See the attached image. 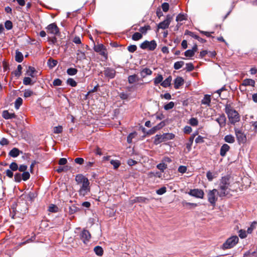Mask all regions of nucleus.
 I'll list each match as a JSON object with an SVG mask.
<instances>
[{
    "instance_id": "obj_56",
    "label": "nucleus",
    "mask_w": 257,
    "mask_h": 257,
    "mask_svg": "<svg viewBox=\"0 0 257 257\" xmlns=\"http://www.w3.org/2000/svg\"><path fill=\"white\" fill-rule=\"evenodd\" d=\"M137 49V47L135 45H131L127 47L128 51L131 53H134Z\"/></svg>"
},
{
    "instance_id": "obj_24",
    "label": "nucleus",
    "mask_w": 257,
    "mask_h": 257,
    "mask_svg": "<svg viewBox=\"0 0 257 257\" xmlns=\"http://www.w3.org/2000/svg\"><path fill=\"white\" fill-rule=\"evenodd\" d=\"M23 59L24 56L23 54L17 50L16 52L15 60L19 63H21L23 61Z\"/></svg>"
},
{
    "instance_id": "obj_33",
    "label": "nucleus",
    "mask_w": 257,
    "mask_h": 257,
    "mask_svg": "<svg viewBox=\"0 0 257 257\" xmlns=\"http://www.w3.org/2000/svg\"><path fill=\"white\" fill-rule=\"evenodd\" d=\"M143 37V35L141 33L139 32H136L132 35V40L134 41H138L141 39Z\"/></svg>"
},
{
    "instance_id": "obj_37",
    "label": "nucleus",
    "mask_w": 257,
    "mask_h": 257,
    "mask_svg": "<svg viewBox=\"0 0 257 257\" xmlns=\"http://www.w3.org/2000/svg\"><path fill=\"white\" fill-rule=\"evenodd\" d=\"M157 168L160 170L162 173H163L164 170L167 168V165L164 163H161L157 165Z\"/></svg>"
},
{
    "instance_id": "obj_3",
    "label": "nucleus",
    "mask_w": 257,
    "mask_h": 257,
    "mask_svg": "<svg viewBox=\"0 0 257 257\" xmlns=\"http://www.w3.org/2000/svg\"><path fill=\"white\" fill-rule=\"evenodd\" d=\"M175 138V135L172 133H164L163 135H156L154 137V144L158 145L162 142L172 140Z\"/></svg>"
},
{
    "instance_id": "obj_46",
    "label": "nucleus",
    "mask_w": 257,
    "mask_h": 257,
    "mask_svg": "<svg viewBox=\"0 0 257 257\" xmlns=\"http://www.w3.org/2000/svg\"><path fill=\"white\" fill-rule=\"evenodd\" d=\"M137 136V133L136 132L132 133L128 135L127 137V142L128 143L130 144L132 142V139Z\"/></svg>"
},
{
    "instance_id": "obj_16",
    "label": "nucleus",
    "mask_w": 257,
    "mask_h": 257,
    "mask_svg": "<svg viewBox=\"0 0 257 257\" xmlns=\"http://www.w3.org/2000/svg\"><path fill=\"white\" fill-rule=\"evenodd\" d=\"M75 181L77 184H82L83 182L89 181L88 179L82 174H78L75 177Z\"/></svg>"
},
{
    "instance_id": "obj_12",
    "label": "nucleus",
    "mask_w": 257,
    "mask_h": 257,
    "mask_svg": "<svg viewBox=\"0 0 257 257\" xmlns=\"http://www.w3.org/2000/svg\"><path fill=\"white\" fill-rule=\"evenodd\" d=\"M171 19V17L170 15H167L166 19L158 25V30L159 29L164 30L167 29L170 24Z\"/></svg>"
},
{
    "instance_id": "obj_26",
    "label": "nucleus",
    "mask_w": 257,
    "mask_h": 257,
    "mask_svg": "<svg viewBox=\"0 0 257 257\" xmlns=\"http://www.w3.org/2000/svg\"><path fill=\"white\" fill-rule=\"evenodd\" d=\"M224 141L226 143L232 144L235 142L234 137L231 135H227L224 137Z\"/></svg>"
},
{
    "instance_id": "obj_23",
    "label": "nucleus",
    "mask_w": 257,
    "mask_h": 257,
    "mask_svg": "<svg viewBox=\"0 0 257 257\" xmlns=\"http://www.w3.org/2000/svg\"><path fill=\"white\" fill-rule=\"evenodd\" d=\"M255 81L254 80L251 79H245L242 83V85L244 86H254Z\"/></svg>"
},
{
    "instance_id": "obj_48",
    "label": "nucleus",
    "mask_w": 257,
    "mask_h": 257,
    "mask_svg": "<svg viewBox=\"0 0 257 257\" xmlns=\"http://www.w3.org/2000/svg\"><path fill=\"white\" fill-rule=\"evenodd\" d=\"M22 174L19 173H17L14 175V180L16 182H20L22 181Z\"/></svg>"
},
{
    "instance_id": "obj_36",
    "label": "nucleus",
    "mask_w": 257,
    "mask_h": 257,
    "mask_svg": "<svg viewBox=\"0 0 257 257\" xmlns=\"http://www.w3.org/2000/svg\"><path fill=\"white\" fill-rule=\"evenodd\" d=\"M23 99L21 97H18L15 102V107L16 109H18L22 104Z\"/></svg>"
},
{
    "instance_id": "obj_57",
    "label": "nucleus",
    "mask_w": 257,
    "mask_h": 257,
    "mask_svg": "<svg viewBox=\"0 0 257 257\" xmlns=\"http://www.w3.org/2000/svg\"><path fill=\"white\" fill-rule=\"evenodd\" d=\"M166 192V188L165 187H161L156 191V193L158 195H163Z\"/></svg>"
},
{
    "instance_id": "obj_58",
    "label": "nucleus",
    "mask_w": 257,
    "mask_h": 257,
    "mask_svg": "<svg viewBox=\"0 0 257 257\" xmlns=\"http://www.w3.org/2000/svg\"><path fill=\"white\" fill-rule=\"evenodd\" d=\"M187 167L185 166H180L179 167L178 171L179 173L183 174L186 172L187 171Z\"/></svg>"
},
{
    "instance_id": "obj_52",
    "label": "nucleus",
    "mask_w": 257,
    "mask_h": 257,
    "mask_svg": "<svg viewBox=\"0 0 257 257\" xmlns=\"http://www.w3.org/2000/svg\"><path fill=\"white\" fill-rule=\"evenodd\" d=\"M63 131V127L61 125H58L54 127L53 132L55 134H60Z\"/></svg>"
},
{
    "instance_id": "obj_19",
    "label": "nucleus",
    "mask_w": 257,
    "mask_h": 257,
    "mask_svg": "<svg viewBox=\"0 0 257 257\" xmlns=\"http://www.w3.org/2000/svg\"><path fill=\"white\" fill-rule=\"evenodd\" d=\"M230 147L226 144H223L220 148V155L222 157H225L226 155V153L229 151Z\"/></svg>"
},
{
    "instance_id": "obj_22",
    "label": "nucleus",
    "mask_w": 257,
    "mask_h": 257,
    "mask_svg": "<svg viewBox=\"0 0 257 257\" xmlns=\"http://www.w3.org/2000/svg\"><path fill=\"white\" fill-rule=\"evenodd\" d=\"M152 73L153 72L150 69L145 68L141 71L140 74L142 78H145L148 75H152Z\"/></svg>"
},
{
    "instance_id": "obj_29",
    "label": "nucleus",
    "mask_w": 257,
    "mask_h": 257,
    "mask_svg": "<svg viewBox=\"0 0 257 257\" xmlns=\"http://www.w3.org/2000/svg\"><path fill=\"white\" fill-rule=\"evenodd\" d=\"M94 251L98 256H101L103 253V250L100 246H96L94 248Z\"/></svg>"
},
{
    "instance_id": "obj_63",
    "label": "nucleus",
    "mask_w": 257,
    "mask_h": 257,
    "mask_svg": "<svg viewBox=\"0 0 257 257\" xmlns=\"http://www.w3.org/2000/svg\"><path fill=\"white\" fill-rule=\"evenodd\" d=\"M61 84H62V81L60 79H58V78L55 79L53 82V85L55 86H60L61 85Z\"/></svg>"
},
{
    "instance_id": "obj_8",
    "label": "nucleus",
    "mask_w": 257,
    "mask_h": 257,
    "mask_svg": "<svg viewBox=\"0 0 257 257\" xmlns=\"http://www.w3.org/2000/svg\"><path fill=\"white\" fill-rule=\"evenodd\" d=\"M234 132L238 143L239 145L244 144L246 142V137L240 130L235 128Z\"/></svg>"
},
{
    "instance_id": "obj_14",
    "label": "nucleus",
    "mask_w": 257,
    "mask_h": 257,
    "mask_svg": "<svg viewBox=\"0 0 257 257\" xmlns=\"http://www.w3.org/2000/svg\"><path fill=\"white\" fill-rule=\"evenodd\" d=\"M115 70L111 68L107 67L104 70V74L105 77L109 79L113 78L115 76Z\"/></svg>"
},
{
    "instance_id": "obj_43",
    "label": "nucleus",
    "mask_w": 257,
    "mask_h": 257,
    "mask_svg": "<svg viewBox=\"0 0 257 257\" xmlns=\"http://www.w3.org/2000/svg\"><path fill=\"white\" fill-rule=\"evenodd\" d=\"M77 71H78L76 69L73 68H70L67 70V74L69 75H71V76L75 75L77 73Z\"/></svg>"
},
{
    "instance_id": "obj_44",
    "label": "nucleus",
    "mask_w": 257,
    "mask_h": 257,
    "mask_svg": "<svg viewBox=\"0 0 257 257\" xmlns=\"http://www.w3.org/2000/svg\"><path fill=\"white\" fill-rule=\"evenodd\" d=\"M67 84L72 87H75L77 85L76 82L73 78H68L67 80Z\"/></svg>"
},
{
    "instance_id": "obj_6",
    "label": "nucleus",
    "mask_w": 257,
    "mask_h": 257,
    "mask_svg": "<svg viewBox=\"0 0 257 257\" xmlns=\"http://www.w3.org/2000/svg\"><path fill=\"white\" fill-rule=\"evenodd\" d=\"M157 46V44L154 40L151 41L146 40L140 45V48L141 49L144 50L148 49L150 51H154L156 48Z\"/></svg>"
},
{
    "instance_id": "obj_10",
    "label": "nucleus",
    "mask_w": 257,
    "mask_h": 257,
    "mask_svg": "<svg viewBox=\"0 0 257 257\" xmlns=\"http://www.w3.org/2000/svg\"><path fill=\"white\" fill-rule=\"evenodd\" d=\"M188 194L191 196L200 199H203L204 196V191L200 189H191Z\"/></svg>"
},
{
    "instance_id": "obj_5",
    "label": "nucleus",
    "mask_w": 257,
    "mask_h": 257,
    "mask_svg": "<svg viewBox=\"0 0 257 257\" xmlns=\"http://www.w3.org/2000/svg\"><path fill=\"white\" fill-rule=\"evenodd\" d=\"M238 241L237 236H232L228 238L222 244V248L223 249H229L234 247Z\"/></svg>"
},
{
    "instance_id": "obj_21",
    "label": "nucleus",
    "mask_w": 257,
    "mask_h": 257,
    "mask_svg": "<svg viewBox=\"0 0 257 257\" xmlns=\"http://www.w3.org/2000/svg\"><path fill=\"white\" fill-rule=\"evenodd\" d=\"M211 100V95L205 94L204 95L203 98L201 100V102L202 104L205 105L207 106H210Z\"/></svg>"
},
{
    "instance_id": "obj_31",
    "label": "nucleus",
    "mask_w": 257,
    "mask_h": 257,
    "mask_svg": "<svg viewBox=\"0 0 257 257\" xmlns=\"http://www.w3.org/2000/svg\"><path fill=\"white\" fill-rule=\"evenodd\" d=\"M48 210L51 212L56 213L58 212L59 208L56 205L52 204L49 206Z\"/></svg>"
},
{
    "instance_id": "obj_40",
    "label": "nucleus",
    "mask_w": 257,
    "mask_h": 257,
    "mask_svg": "<svg viewBox=\"0 0 257 257\" xmlns=\"http://www.w3.org/2000/svg\"><path fill=\"white\" fill-rule=\"evenodd\" d=\"M184 64V62L183 61H177L174 63V68L176 70H178L180 69Z\"/></svg>"
},
{
    "instance_id": "obj_28",
    "label": "nucleus",
    "mask_w": 257,
    "mask_h": 257,
    "mask_svg": "<svg viewBox=\"0 0 257 257\" xmlns=\"http://www.w3.org/2000/svg\"><path fill=\"white\" fill-rule=\"evenodd\" d=\"M171 80L172 78L171 76H169L165 79L163 81H162L161 85L164 87H167L170 85Z\"/></svg>"
},
{
    "instance_id": "obj_27",
    "label": "nucleus",
    "mask_w": 257,
    "mask_h": 257,
    "mask_svg": "<svg viewBox=\"0 0 257 257\" xmlns=\"http://www.w3.org/2000/svg\"><path fill=\"white\" fill-rule=\"evenodd\" d=\"M188 34L190 36H191L192 38H194V39L197 40L198 41H199L200 42H201L202 43H205L206 42V40L205 39L199 37L198 36H197V35L195 34L193 32H189Z\"/></svg>"
},
{
    "instance_id": "obj_42",
    "label": "nucleus",
    "mask_w": 257,
    "mask_h": 257,
    "mask_svg": "<svg viewBox=\"0 0 257 257\" xmlns=\"http://www.w3.org/2000/svg\"><path fill=\"white\" fill-rule=\"evenodd\" d=\"M22 67L21 65H18V67H17V69L16 70H15L14 72L15 75L18 77H19L21 74H22Z\"/></svg>"
},
{
    "instance_id": "obj_50",
    "label": "nucleus",
    "mask_w": 257,
    "mask_h": 257,
    "mask_svg": "<svg viewBox=\"0 0 257 257\" xmlns=\"http://www.w3.org/2000/svg\"><path fill=\"white\" fill-rule=\"evenodd\" d=\"M136 201H138V202L147 203L149 201V199L146 197L140 196L136 197Z\"/></svg>"
},
{
    "instance_id": "obj_55",
    "label": "nucleus",
    "mask_w": 257,
    "mask_h": 257,
    "mask_svg": "<svg viewBox=\"0 0 257 257\" xmlns=\"http://www.w3.org/2000/svg\"><path fill=\"white\" fill-rule=\"evenodd\" d=\"M32 95V90L31 89H25L24 93V96L25 98L30 97Z\"/></svg>"
},
{
    "instance_id": "obj_4",
    "label": "nucleus",
    "mask_w": 257,
    "mask_h": 257,
    "mask_svg": "<svg viewBox=\"0 0 257 257\" xmlns=\"http://www.w3.org/2000/svg\"><path fill=\"white\" fill-rule=\"evenodd\" d=\"M219 193L218 192L217 190L216 189H213L212 190H209L207 191V196L208 201L209 202L210 205L214 207L217 201L218 197L217 195H219Z\"/></svg>"
},
{
    "instance_id": "obj_59",
    "label": "nucleus",
    "mask_w": 257,
    "mask_h": 257,
    "mask_svg": "<svg viewBox=\"0 0 257 257\" xmlns=\"http://www.w3.org/2000/svg\"><path fill=\"white\" fill-rule=\"evenodd\" d=\"M162 8L164 12H167L169 9V5L168 3H164L162 5Z\"/></svg>"
},
{
    "instance_id": "obj_47",
    "label": "nucleus",
    "mask_w": 257,
    "mask_h": 257,
    "mask_svg": "<svg viewBox=\"0 0 257 257\" xmlns=\"http://www.w3.org/2000/svg\"><path fill=\"white\" fill-rule=\"evenodd\" d=\"M174 103L173 101H171L167 104L165 105L164 108L165 110H168L173 108L174 106Z\"/></svg>"
},
{
    "instance_id": "obj_51",
    "label": "nucleus",
    "mask_w": 257,
    "mask_h": 257,
    "mask_svg": "<svg viewBox=\"0 0 257 257\" xmlns=\"http://www.w3.org/2000/svg\"><path fill=\"white\" fill-rule=\"evenodd\" d=\"M10 169L13 171H16L18 169V165L16 162H12L10 165Z\"/></svg>"
},
{
    "instance_id": "obj_25",
    "label": "nucleus",
    "mask_w": 257,
    "mask_h": 257,
    "mask_svg": "<svg viewBox=\"0 0 257 257\" xmlns=\"http://www.w3.org/2000/svg\"><path fill=\"white\" fill-rule=\"evenodd\" d=\"M139 80V78L136 74L130 75L128 77V82L130 84H133Z\"/></svg>"
},
{
    "instance_id": "obj_45",
    "label": "nucleus",
    "mask_w": 257,
    "mask_h": 257,
    "mask_svg": "<svg viewBox=\"0 0 257 257\" xmlns=\"http://www.w3.org/2000/svg\"><path fill=\"white\" fill-rule=\"evenodd\" d=\"M189 123L193 126H197L198 124V121L196 118L192 117L189 120Z\"/></svg>"
},
{
    "instance_id": "obj_13",
    "label": "nucleus",
    "mask_w": 257,
    "mask_h": 257,
    "mask_svg": "<svg viewBox=\"0 0 257 257\" xmlns=\"http://www.w3.org/2000/svg\"><path fill=\"white\" fill-rule=\"evenodd\" d=\"M47 32L51 34L56 35L59 33V30L55 23H52L49 25L47 28Z\"/></svg>"
},
{
    "instance_id": "obj_38",
    "label": "nucleus",
    "mask_w": 257,
    "mask_h": 257,
    "mask_svg": "<svg viewBox=\"0 0 257 257\" xmlns=\"http://www.w3.org/2000/svg\"><path fill=\"white\" fill-rule=\"evenodd\" d=\"M13 23L10 20H7L5 22V27L7 30H11L13 28Z\"/></svg>"
},
{
    "instance_id": "obj_18",
    "label": "nucleus",
    "mask_w": 257,
    "mask_h": 257,
    "mask_svg": "<svg viewBox=\"0 0 257 257\" xmlns=\"http://www.w3.org/2000/svg\"><path fill=\"white\" fill-rule=\"evenodd\" d=\"M2 116L6 119L16 118L17 115L14 113H10L8 110H4Z\"/></svg>"
},
{
    "instance_id": "obj_9",
    "label": "nucleus",
    "mask_w": 257,
    "mask_h": 257,
    "mask_svg": "<svg viewBox=\"0 0 257 257\" xmlns=\"http://www.w3.org/2000/svg\"><path fill=\"white\" fill-rule=\"evenodd\" d=\"M94 50L103 56L105 59L107 58V53L105 46L102 44H97L94 45L93 47Z\"/></svg>"
},
{
    "instance_id": "obj_7",
    "label": "nucleus",
    "mask_w": 257,
    "mask_h": 257,
    "mask_svg": "<svg viewBox=\"0 0 257 257\" xmlns=\"http://www.w3.org/2000/svg\"><path fill=\"white\" fill-rule=\"evenodd\" d=\"M90 191V183L89 181H87L86 182H83V183L81 184L78 191V193L80 196L84 197L87 195Z\"/></svg>"
},
{
    "instance_id": "obj_35",
    "label": "nucleus",
    "mask_w": 257,
    "mask_h": 257,
    "mask_svg": "<svg viewBox=\"0 0 257 257\" xmlns=\"http://www.w3.org/2000/svg\"><path fill=\"white\" fill-rule=\"evenodd\" d=\"M151 30V27L149 25H146L144 27L140 28L139 31L141 34H146L148 30Z\"/></svg>"
},
{
    "instance_id": "obj_17",
    "label": "nucleus",
    "mask_w": 257,
    "mask_h": 257,
    "mask_svg": "<svg viewBox=\"0 0 257 257\" xmlns=\"http://www.w3.org/2000/svg\"><path fill=\"white\" fill-rule=\"evenodd\" d=\"M216 121L219 123L220 127H223L225 125L226 118L224 114L220 115L219 117L216 119Z\"/></svg>"
},
{
    "instance_id": "obj_30",
    "label": "nucleus",
    "mask_w": 257,
    "mask_h": 257,
    "mask_svg": "<svg viewBox=\"0 0 257 257\" xmlns=\"http://www.w3.org/2000/svg\"><path fill=\"white\" fill-rule=\"evenodd\" d=\"M57 63L58 62L57 60L52 59L51 58L49 59L47 62L48 65L50 68H53L55 67Z\"/></svg>"
},
{
    "instance_id": "obj_1",
    "label": "nucleus",
    "mask_w": 257,
    "mask_h": 257,
    "mask_svg": "<svg viewBox=\"0 0 257 257\" xmlns=\"http://www.w3.org/2000/svg\"><path fill=\"white\" fill-rule=\"evenodd\" d=\"M225 112L231 124H235L239 121L240 116L238 113L232 108L230 104H227L225 105Z\"/></svg>"
},
{
    "instance_id": "obj_20",
    "label": "nucleus",
    "mask_w": 257,
    "mask_h": 257,
    "mask_svg": "<svg viewBox=\"0 0 257 257\" xmlns=\"http://www.w3.org/2000/svg\"><path fill=\"white\" fill-rule=\"evenodd\" d=\"M184 79L181 77H177L174 80V87L175 89H179L180 87L183 85Z\"/></svg>"
},
{
    "instance_id": "obj_53",
    "label": "nucleus",
    "mask_w": 257,
    "mask_h": 257,
    "mask_svg": "<svg viewBox=\"0 0 257 257\" xmlns=\"http://www.w3.org/2000/svg\"><path fill=\"white\" fill-rule=\"evenodd\" d=\"M186 19V15L183 14H180L177 17L176 20L177 22H181Z\"/></svg>"
},
{
    "instance_id": "obj_61",
    "label": "nucleus",
    "mask_w": 257,
    "mask_h": 257,
    "mask_svg": "<svg viewBox=\"0 0 257 257\" xmlns=\"http://www.w3.org/2000/svg\"><path fill=\"white\" fill-rule=\"evenodd\" d=\"M31 81L32 80L31 78L29 77H26L23 79V84L26 85H29L31 84Z\"/></svg>"
},
{
    "instance_id": "obj_15",
    "label": "nucleus",
    "mask_w": 257,
    "mask_h": 257,
    "mask_svg": "<svg viewBox=\"0 0 257 257\" xmlns=\"http://www.w3.org/2000/svg\"><path fill=\"white\" fill-rule=\"evenodd\" d=\"M23 154V152L17 148H13L9 153V155L13 158H16L20 154Z\"/></svg>"
},
{
    "instance_id": "obj_39",
    "label": "nucleus",
    "mask_w": 257,
    "mask_h": 257,
    "mask_svg": "<svg viewBox=\"0 0 257 257\" xmlns=\"http://www.w3.org/2000/svg\"><path fill=\"white\" fill-rule=\"evenodd\" d=\"M206 177L209 181H212L216 177L215 174L210 171L206 173Z\"/></svg>"
},
{
    "instance_id": "obj_41",
    "label": "nucleus",
    "mask_w": 257,
    "mask_h": 257,
    "mask_svg": "<svg viewBox=\"0 0 257 257\" xmlns=\"http://www.w3.org/2000/svg\"><path fill=\"white\" fill-rule=\"evenodd\" d=\"M163 79V77L162 75H159L157 77L154 78V82L155 85H157L158 84L162 82Z\"/></svg>"
},
{
    "instance_id": "obj_11",
    "label": "nucleus",
    "mask_w": 257,
    "mask_h": 257,
    "mask_svg": "<svg viewBox=\"0 0 257 257\" xmlns=\"http://www.w3.org/2000/svg\"><path fill=\"white\" fill-rule=\"evenodd\" d=\"M91 237L90 232L85 229H84L80 234V238L84 244H87Z\"/></svg>"
},
{
    "instance_id": "obj_54",
    "label": "nucleus",
    "mask_w": 257,
    "mask_h": 257,
    "mask_svg": "<svg viewBox=\"0 0 257 257\" xmlns=\"http://www.w3.org/2000/svg\"><path fill=\"white\" fill-rule=\"evenodd\" d=\"M194 67L192 63H188L186 64V70L187 71L190 72L193 70Z\"/></svg>"
},
{
    "instance_id": "obj_2",
    "label": "nucleus",
    "mask_w": 257,
    "mask_h": 257,
    "mask_svg": "<svg viewBox=\"0 0 257 257\" xmlns=\"http://www.w3.org/2000/svg\"><path fill=\"white\" fill-rule=\"evenodd\" d=\"M229 186V179L227 176H224L221 178L218 186L220 191L219 196L222 197L226 196L229 193L228 188Z\"/></svg>"
},
{
    "instance_id": "obj_32",
    "label": "nucleus",
    "mask_w": 257,
    "mask_h": 257,
    "mask_svg": "<svg viewBox=\"0 0 257 257\" xmlns=\"http://www.w3.org/2000/svg\"><path fill=\"white\" fill-rule=\"evenodd\" d=\"M193 141H194V137L191 136L190 137L188 142H187L186 143V148L188 150V152H190L191 151V147H192Z\"/></svg>"
},
{
    "instance_id": "obj_60",
    "label": "nucleus",
    "mask_w": 257,
    "mask_h": 257,
    "mask_svg": "<svg viewBox=\"0 0 257 257\" xmlns=\"http://www.w3.org/2000/svg\"><path fill=\"white\" fill-rule=\"evenodd\" d=\"M238 235L241 238H244L246 237V232L245 230L240 229L239 231Z\"/></svg>"
},
{
    "instance_id": "obj_64",
    "label": "nucleus",
    "mask_w": 257,
    "mask_h": 257,
    "mask_svg": "<svg viewBox=\"0 0 257 257\" xmlns=\"http://www.w3.org/2000/svg\"><path fill=\"white\" fill-rule=\"evenodd\" d=\"M9 142V141L5 138H3L1 141H0V144L2 145V146H6V145H8Z\"/></svg>"
},
{
    "instance_id": "obj_62",
    "label": "nucleus",
    "mask_w": 257,
    "mask_h": 257,
    "mask_svg": "<svg viewBox=\"0 0 257 257\" xmlns=\"http://www.w3.org/2000/svg\"><path fill=\"white\" fill-rule=\"evenodd\" d=\"M184 55L186 57H192L194 56V53H193V51H191V49H189V50H187V51H186L184 53Z\"/></svg>"
},
{
    "instance_id": "obj_49",
    "label": "nucleus",
    "mask_w": 257,
    "mask_h": 257,
    "mask_svg": "<svg viewBox=\"0 0 257 257\" xmlns=\"http://www.w3.org/2000/svg\"><path fill=\"white\" fill-rule=\"evenodd\" d=\"M30 177V174L29 172H27V171L24 172L22 174V179L24 181L27 180L28 179H29Z\"/></svg>"
},
{
    "instance_id": "obj_34",
    "label": "nucleus",
    "mask_w": 257,
    "mask_h": 257,
    "mask_svg": "<svg viewBox=\"0 0 257 257\" xmlns=\"http://www.w3.org/2000/svg\"><path fill=\"white\" fill-rule=\"evenodd\" d=\"M114 169H117L120 165V162L117 160H111L110 162Z\"/></svg>"
}]
</instances>
